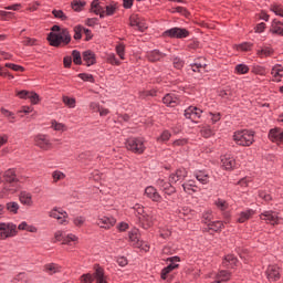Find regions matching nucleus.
I'll list each match as a JSON object with an SVG mask.
<instances>
[{
    "label": "nucleus",
    "instance_id": "obj_1",
    "mask_svg": "<svg viewBox=\"0 0 283 283\" xmlns=\"http://www.w3.org/2000/svg\"><path fill=\"white\" fill-rule=\"evenodd\" d=\"M48 41L53 48H59L61 43L67 45L72 41V35L67 29H62L59 25H53L51 32L48 35Z\"/></svg>",
    "mask_w": 283,
    "mask_h": 283
},
{
    "label": "nucleus",
    "instance_id": "obj_2",
    "mask_svg": "<svg viewBox=\"0 0 283 283\" xmlns=\"http://www.w3.org/2000/svg\"><path fill=\"white\" fill-rule=\"evenodd\" d=\"M232 138L239 147H251L255 143V133L252 129H241L234 132Z\"/></svg>",
    "mask_w": 283,
    "mask_h": 283
},
{
    "label": "nucleus",
    "instance_id": "obj_3",
    "mask_svg": "<svg viewBox=\"0 0 283 283\" xmlns=\"http://www.w3.org/2000/svg\"><path fill=\"white\" fill-rule=\"evenodd\" d=\"M147 140L145 137H128L125 142V147L132 154H137L138 156L145 154L147 149Z\"/></svg>",
    "mask_w": 283,
    "mask_h": 283
},
{
    "label": "nucleus",
    "instance_id": "obj_4",
    "mask_svg": "<svg viewBox=\"0 0 283 283\" xmlns=\"http://www.w3.org/2000/svg\"><path fill=\"white\" fill-rule=\"evenodd\" d=\"M54 238L56 242H61V244H64L65 247H70L71 249H76V245L78 244V235L74 233L65 234L63 230H57L54 233Z\"/></svg>",
    "mask_w": 283,
    "mask_h": 283
},
{
    "label": "nucleus",
    "instance_id": "obj_5",
    "mask_svg": "<svg viewBox=\"0 0 283 283\" xmlns=\"http://www.w3.org/2000/svg\"><path fill=\"white\" fill-rule=\"evenodd\" d=\"M128 241L134 249H140L142 251H145V253L149 251V244L144 243L140 240V231L136 228L128 231Z\"/></svg>",
    "mask_w": 283,
    "mask_h": 283
},
{
    "label": "nucleus",
    "instance_id": "obj_6",
    "mask_svg": "<svg viewBox=\"0 0 283 283\" xmlns=\"http://www.w3.org/2000/svg\"><path fill=\"white\" fill-rule=\"evenodd\" d=\"M33 143L41 151H51V149H54V144H52L50 135L36 134L33 137Z\"/></svg>",
    "mask_w": 283,
    "mask_h": 283
},
{
    "label": "nucleus",
    "instance_id": "obj_7",
    "mask_svg": "<svg viewBox=\"0 0 283 283\" xmlns=\"http://www.w3.org/2000/svg\"><path fill=\"white\" fill-rule=\"evenodd\" d=\"M260 220H263L265 224H271L272 227H277L280 224V221L282 218L280 217V213L273 210H264L259 214Z\"/></svg>",
    "mask_w": 283,
    "mask_h": 283
},
{
    "label": "nucleus",
    "instance_id": "obj_8",
    "mask_svg": "<svg viewBox=\"0 0 283 283\" xmlns=\"http://www.w3.org/2000/svg\"><path fill=\"white\" fill-rule=\"evenodd\" d=\"M17 235V224L12 222H0V240H8Z\"/></svg>",
    "mask_w": 283,
    "mask_h": 283
},
{
    "label": "nucleus",
    "instance_id": "obj_9",
    "mask_svg": "<svg viewBox=\"0 0 283 283\" xmlns=\"http://www.w3.org/2000/svg\"><path fill=\"white\" fill-rule=\"evenodd\" d=\"M116 217L112 214H98L96 220L97 227H99V229H105L106 231L116 227Z\"/></svg>",
    "mask_w": 283,
    "mask_h": 283
},
{
    "label": "nucleus",
    "instance_id": "obj_10",
    "mask_svg": "<svg viewBox=\"0 0 283 283\" xmlns=\"http://www.w3.org/2000/svg\"><path fill=\"white\" fill-rule=\"evenodd\" d=\"M164 36H168L169 39H187L189 36V30L175 27L166 30Z\"/></svg>",
    "mask_w": 283,
    "mask_h": 283
},
{
    "label": "nucleus",
    "instance_id": "obj_11",
    "mask_svg": "<svg viewBox=\"0 0 283 283\" xmlns=\"http://www.w3.org/2000/svg\"><path fill=\"white\" fill-rule=\"evenodd\" d=\"M50 218H54V220L59 221L60 224H67V211L63 210V208L55 207L49 212Z\"/></svg>",
    "mask_w": 283,
    "mask_h": 283
},
{
    "label": "nucleus",
    "instance_id": "obj_12",
    "mask_svg": "<svg viewBox=\"0 0 283 283\" xmlns=\"http://www.w3.org/2000/svg\"><path fill=\"white\" fill-rule=\"evenodd\" d=\"M184 116L192 123H198L202 118V109L196 106H189L185 109Z\"/></svg>",
    "mask_w": 283,
    "mask_h": 283
},
{
    "label": "nucleus",
    "instance_id": "obj_13",
    "mask_svg": "<svg viewBox=\"0 0 283 283\" xmlns=\"http://www.w3.org/2000/svg\"><path fill=\"white\" fill-rule=\"evenodd\" d=\"M221 167L222 169H224V171H233L234 169H238L240 165L233 156L224 155L223 157H221Z\"/></svg>",
    "mask_w": 283,
    "mask_h": 283
},
{
    "label": "nucleus",
    "instance_id": "obj_14",
    "mask_svg": "<svg viewBox=\"0 0 283 283\" xmlns=\"http://www.w3.org/2000/svg\"><path fill=\"white\" fill-rule=\"evenodd\" d=\"M144 196L151 200V202H163V196L154 186H147L144 190Z\"/></svg>",
    "mask_w": 283,
    "mask_h": 283
},
{
    "label": "nucleus",
    "instance_id": "obj_15",
    "mask_svg": "<svg viewBox=\"0 0 283 283\" xmlns=\"http://www.w3.org/2000/svg\"><path fill=\"white\" fill-rule=\"evenodd\" d=\"M129 25L132 28H137L139 32H145L147 30V22L136 13L129 17Z\"/></svg>",
    "mask_w": 283,
    "mask_h": 283
},
{
    "label": "nucleus",
    "instance_id": "obj_16",
    "mask_svg": "<svg viewBox=\"0 0 283 283\" xmlns=\"http://www.w3.org/2000/svg\"><path fill=\"white\" fill-rule=\"evenodd\" d=\"M187 176H189V171H187L186 168H178L175 172L170 174L169 182H171V185H176V182H182Z\"/></svg>",
    "mask_w": 283,
    "mask_h": 283
},
{
    "label": "nucleus",
    "instance_id": "obj_17",
    "mask_svg": "<svg viewBox=\"0 0 283 283\" xmlns=\"http://www.w3.org/2000/svg\"><path fill=\"white\" fill-rule=\"evenodd\" d=\"M268 138L271 140V143L283 145V130L277 127L272 128L269 130Z\"/></svg>",
    "mask_w": 283,
    "mask_h": 283
},
{
    "label": "nucleus",
    "instance_id": "obj_18",
    "mask_svg": "<svg viewBox=\"0 0 283 283\" xmlns=\"http://www.w3.org/2000/svg\"><path fill=\"white\" fill-rule=\"evenodd\" d=\"M266 277L269 282H277L280 280L281 274H280V266L276 264L269 265L266 271H265Z\"/></svg>",
    "mask_w": 283,
    "mask_h": 283
},
{
    "label": "nucleus",
    "instance_id": "obj_19",
    "mask_svg": "<svg viewBox=\"0 0 283 283\" xmlns=\"http://www.w3.org/2000/svg\"><path fill=\"white\" fill-rule=\"evenodd\" d=\"M255 216V210L253 209H245L237 214V222L239 224H244L248 220H251Z\"/></svg>",
    "mask_w": 283,
    "mask_h": 283
},
{
    "label": "nucleus",
    "instance_id": "obj_20",
    "mask_svg": "<svg viewBox=\"0 0 283 283\" xmlns=\"http://www.w3.org/2000/svg\"><path fill=\"white\" fill-rule=\"evenodd\" d=\"M163 103L166 107H178L180 99L176 94L168 93L164 96Z\"/></svg>",
    "mask_w": 283,
    "mask_h": 283
},
{
    "label": "nucleus",
    "instance_id": "obj_21",
    "mask_svg": "<svg viewBox=\"0 0 283 283\" xmlns=\"http://www.w3.org/2000/svg\"><path fill=\"white\" fill-rule=\"evenodd\" d=\"M139 222L143 229H151L154 227V222H156V218L151 213H145L143 217H139Z\"/></svg>",
    "mask_w": 283,
    "mask_h": 283
},
{
    "label": "nucleus",
    "instance_id": "obj_22",
    "mask_svg": "<svg viewBox=\"0 0 283 283\" xmlns=\"http://www.w3.org/2000/svg\"><path fill=\"white\" fill-rule=\"evenodd\" d=\"M82 59L86 65V67H92V65H96V53L94 51L87 50L82 53Z\"/></svg>",
    "mask_w": 283,
    "mask_h": 283
},
{
    "label": "nucleus",
    "instance_id": "obj_23",
    "mask_svg": "<svg viewBox=\"0 0 283 283\" xmlns=\"http://www.w3.org/2000/svg\"><path fill=\"white\" fill-rule=\"evenodd\" d=\"M176 213L179 218H186L187 220H191L193 216H196V211L191 209L189 206H182L176 210Z\"/></svg>",
    "mask_w": 283,
    "mask_h": 283
},
{
    "label": "nucleus",
    "instance_id": "obj_24",
    "mask_svg": "<svg viewBox=\"0 0 283 283\" xmlns=\"http://www.w3.org/2000/svg\"><path fill=\"white\" fill-rule=\"evenodd\" d=\"M19 201L24 207H34V199L32 198V193L29 191H21L19 195Z\"/></svg>",
    "mask_w": 283,
    "mask_h": 283
},
{
    "label": "nucleus",
    "instance_id": "obj_25",
    "mask_svg": "<svg viewBox=\"0 0 283 283\" xmlns=\"http://www.w3.org/2000/svg\"><path fill=\"white\" fill-rule=\"evenodd\" d=\"M182 189L185 193H188L189 196H193V193H198L200 191V187L196 185L195 180H188L182 184Z\"/></svg>",
    "mask_w": 283,
    "mask_h": 283
},
{
    "label": "nucleus",
    "instance_id": "obj_26",
    "mask_svg": "<svg viewBox=\"0 0 283 283\" xmlns=\"http://www.w3.org/2000/svg\"><path fill=\"white\" fill-rule=\"evenodd\" d=\"M272 81L274 83H281L283 78V66L282 64H275L271 70Z\"/></svg>",
    "mask_w": 283,
    "mask_h": 283
},
{
    "label": "nucleus",
    "instance_id": "obj_27",
    "mask_svg": "<svg viewBox=\"0 0 283 283\" xmlns=\"http://www.w3.org/2000/svg\"><path fill=\"white\" fill-rule=\"evenodd\" d=\"M270 32L271 34L283 36V22L277 19H273L271 22Z\"/></svg>",
    "mask_w": 283,
    "mask_h": 283
},
{
    "label": "nucleus",
    "instance_id": "obj_28",
    "mask_svg": "<svg viewBox=\"0 0 283 283\" xmlns=\"http://www.w3.org/2000/svg\"><path fill=\"white\" fill-rule=\"evenodd\" d=\"M91 11L97 17H101V19H105V7L101 6L98 0H93L91 3Z\"/></svg>",
    "mask_w": 283,
    "mask_h": 283
},
{
    "label": "nucleus",
    "instance_id": "obj_29",
    "mask_svg": "<svg viewBox=\"0 0 283 283\" xmlns=\"http://www.w3.org/2000/svg\"><path fill=\"white\" fill-rule=\"evenodd\" d=\"M196 180H198V182H200V185H209L210 182V176L209 172H207V170H196L193 174Z\"/></svg>",
    "mask_w": 283,
    "mask_h": 283
},
{
    "label": "nucleus",
    "instance_id": "obj_30",
    "mask_svg": "<svg viewBox=\"0 0 283 283\" xmlns=\"http://www.w3.org/2000/svg\"><path fill=\"white\" fill-rule=\"evenodd\" d=\"M44 271L48 275H54L56 273H61L63 271V266L59 263H48L44 265Z\"/></svg>",
    "mask_w": 283,
    "mask_h": 283
},
{
    "label": "nucleus",
    "instance_id": "obj_31",
    "mask_svg": "<svg viewBox=\"0 0 283 283\" xmlns=\"http://www.w3.org/2000/svg\"><path fill=\"white\" fill-rule=\"evenodd\" d=\"M274 52L271 46H261L256 50V56H259V59H269V56H273Z\"/></svg>",
    "mask_w": 283,
    "mask_h": 283
},
{
    "label": "nucleus",
    "instance_id": "obj_32",
    "mask_svg": "<svg viewBox=\"0 0 283 283\" xmlns=\"http://www.w3.org/2000/svg\"><path fill=\"white\" fill-rule=\"evenodd\" d=\"M3 178L9 184L19 182V178H17V169L14 168H9L8 170H6L3 174Z\"/></svg>",
    "mask_w": 283,
    "mask_h": 283
},
{
    "label": "nucleus",
    "instance_id": "obj_33",
    "mask_svg": "<svg viewBox=\"0 0 283 283\" xmlns=\"http://www.w3.org/2000/svg\"><path fill=\"white\" fill-rule=\"evenodd\" d=\"M214 279L216 283L229 282L231 280V272L221 270L216 274Z\"/></svg>",
    "mask_w": 283,
    "mask_h": 283
},
{
    "label": "nucleus",
    "instance_id": "obj_34",
    "mask_svg": "<svg viewBox=\"0 0 283 283\" xmlns=\"http://www.w3.org/2000/svg\"><path fill=\"white\" fill-rule=\"evenodd\" d=\"M146 56L148 61H150V63H156V61H160V59H165V53L158 50H153L148 52Z\"/></svg>",
    "mask_w": 283,
    "mask_h": 283
},
{
    "label": "nucleus",
    "instance_id": "obj_35",
    "mask_svg": "<svg viewBox=\"0 0 283 283\" xmlns=\"http://www.w3.org/2000/svg\"><path fill=\"white\" fill-rule=\"evenodd\" d=\"M223 265L228 266L229 269H235V266H238V258H235L233 254L226 255Z\"/></svg>",
    "mask_w": 283,
    "mask_h": 283
},
{
    "label": "nucleus",
    "instance_id": "obj_36",
    "mask_svg": "<svg viewBox=\"0 0 283 283\" xmlns=\"http://www.w3.org/2000/svg\"><path fill=\"white\" fill-rule=\"evenodd\" d=\"M51 129H53V132H59L60 134H63L64 132H67V125L57 122L56 119H53L51 122Z\"/></svg>",
    "mask_w": 283,
    "mask_h": 283
},
{
    "label": "nucleus",
    "instance_id": "obj_37",
    "mask_svg": "<svg viewBox=\"0 0 283 283\" xmlns=\"http://www.w3.org/2000/svg\"><path fill=\"white\" fill-rule=\"evenodd\" d=\"M207 120L210 123V125H217V123H220L222 120V114L216 112H209L207 114Z\"/></svg>",
    "mask_w": 283,
    "mask_h": 283
},
{
    "label": "nucleus",
    "instance_id": "obj_38",
    "mask_svg": "<svg viewBox=\"0 0 283 283\" xmlns=\"http://www.w3.org/2000/svg\"><path fill=\"white\" fill-rule=\"evenodd\" d=\"M80 163H83V165H90L92 160H94V154L92 151H84L78 155Z\"/></svg>",
    "mask_w": 283,
    "mask_h": 283
},
{
    "label": "nucleus",
    "instance_id": "obj_39",
    "mask_svg": "<svg viewBox=\"0 0 283 283\" xmlns=\"http://www.w3.org/2000/svg\"><path fill=\"white\" fill-rule=\"evenodd\" d=\"M200 134L203 138H211V136H216V130L211 125H203L200 129Z\"/></svg>",
    "mask_w": 283,
    "mask_h": 283
},
{
    "label": "nucleus",
    "instance_id": "obj_40",
    "mask_svg": "<svg viewBox=\"0 0 283 283\" xmlns=\"http://www.w3.org/2000/svg\"><path fill=\"white\" fill-rule=\"evenodd\" d=\"M85 6H87L85 0H73L71 2V8L74 12H83V8H85Z\"/></svg>",
    "mask_w": 283,
    "mask_h": 283
},
{
    "label": "nucleus",
    "instance_id": "obj_41",
    "mask_svg": "<svg viewBox=\"0 0 283 283\" xmlns=\"http://www.w3.org/2000/svg\"><path fill=\"white\" fill-rule=\"evenodd\" d=\"M94 280H96L97 283H107V280L105 279V271L103 268H97L94 273Z\"/></svg>",
    "mask_w": 283,
    "mask_h": 283
},
{
    "label": "nucleus",
    "instance_id": "obj_42",
    "mask_svg": "<svg viewBox=\"0 0 283 283\" xmlns=\"http://www.w3.org/2000/svg\"><path fill=\"white\" fill-rule=\"evenodd\" d=\"M209 231H222L224 222L222 221H211L207 224Z\"/></svg>",
    "mask_w": 283,
    "mask_h": 283
},
{
    "label": "nucleus",
    "instance_id": "obj_43",
    "mask_svg": "<svg viewBox=\"0 0 283 283\" xmlns=\"http://www.w3.org/2000/svg\"><path fill=\"white\" fill-rule=\"evenodd\" d=\"M251 72L258 76H266V67L260 64L252 65Z\"/></svg>",
    "mask_w": 283,
    "mask_h": 283
},
{
    "label": "nucleus",
    "instance_id": "obj_44",
    "mask_svg": "<svg viewBox=\"0 0 283 283\" xmlns=\"http://www.w3.org/2000/svg\"><path fill=\"white\" fill-rule=\"evenodd\" d=\"M6 209L9 213L17 216V213H19L20 206L17 201H10L6 205Z\"/></svg>",
    "mask_w": 283,
    "mask_h": 283
},
{
    "label": "nucleus",
    "instance_id": "obj_45",
    "mask_svg": "<svg viewBox=\"0 0 283 283\" xmlns=\"http://www.w3.org/2000/svg\"><path fill=\"white\" fill-rule=\"evenodd\" d=\"M62 102L64 103V105H66V107H69L70 109H74V107H76V98L74 97H70V96H63L62 97Z\"/></svg>",
    "mask_w": 283,
    "mask_h": 283
},
{
    "label": "nucleus",
    "instance_id": "obj_46",
    "mask_svg": "<svg viewBox=\"0 0 283 283\" xmlns=\"http://www.w3.org/2000/svg\"><path fill=\"white\" fill-rule=\"evenodd\" d=\"M270 12H273L275 17H283V7L282 4L273 3L270 6Z\"/></svg>",
    "mask_w": 283,
    "mask_h": 283
},
{
    "label": "nucleus",
    "instance_id": "obj_47",
    "mask_svg": "<svg viewBox=\"0 0 283 283\" xmlns=\"http://www.w3.org/2000/svg\"><path fill=\"white\" fill-rule=\"evenodd\" d=\"M116 10H118V6L116 3L107 4L104 9L105 17H113L115 14Z\"/></svg>",
    "mask_w": 283,
    "mask_h": 283
},
{
    "label": "nucleus",
    "instance_id": "obj_48",
    "mask_svg": "<svg viewBox=\"0 0 283 283\" xmlns=\"http://www.w3.org/2000/svg\"><path fill=\"white\" fill-rule=\"evenodd\" d=\"M83 30H84V27L81 25V24L74 27V29H73V32H74L73 39H75V41H81L83 39Z\"/></svg>",
    "mask_w": 283,
    "mask_h": 283
},
{
    "label": "nucleus",
    "instance_id": "obj_49",
    "mask_svg": "<svg viewBox=\"0 0 283 283\" xmlns=\"http://www.w3.org/2000/svg\"><path fill=\"white\" fill-rule=\"evenodd\" d=\"M51 176H52L53 182H59L61 180H65L66 178L65 172L61 170H54Z\"/></svg>",
    "mask_w": 283,
    "mask_h": 283
},
{
    "label": "nucleus",
    "instance_id": "obj_50",
    "mask_svg": "<svg viewBox=\"0 0 283 283\" xmlns=\"http://www.w3.org/2000/svg\"><path fill=\"white\" fill-rule=\"evenodd\" d=\"M17 191H19V188L12 184H7L2 189V192L7 193L8 196L17 193Z\"/></svg>",
    "mask_w": 283,
    "mask_h": 283
},
{
    "label": "nucleus",
    "instance_id": "obj_51",
    "mask_svg": "<svg viewBox=\"0 0 283 283\" xmlns=\"http://www.w3.org/2000/svg\"><path fill=\"white\" fill-rule=\"evenodd\" d=\"M77 76L81 78V81H84V83H96L94 75L90 73H80Z\"/></svg>",
    "mask_w": 283,
    "mask_h": 283
},
{
    "label": "nucleus",
    "instance_id": "obj_52",
    "mask_svg": "<svg viewBox=\"0 0 283 283\" xmlns=\"http://www.w3.org/2000/svg\"><path fill=\"white\" fill-rule=\"evenodd\" d=\"M171 138V132L169 130H164L158 137H157V143H168Z\"/></svg>",
    "mask_w": 283,
    "mask_h": 283
},
{
    "label": "nucleus",
    "instance_id": "obj_53",
    "mask_svg": "<svg viewBox=\"0 0 283 283\" xmlns=\"http://www.w3.org/2000/svg\"><path fill=\"white\" fill-rule=\"evenodd\" d=\"M74 227L81 228L85 226V222H87V219L83 216L74 217L72 220Z\"/></svg>",
    "mask_w": 283,
    "mask_h": 283
},
{
    "label": "nucleus",
    "instance_id": "obj_54",
    "mask_svg": "<svg viewBox=\"0 0 283 283\" xmlns=\"http://www.w3.org/2000/svg\"><path fill=\"white\" fill-rule=\"evenodd\" d=\"M159 238H163V240H167L168 238H171V228L169 227L160 228Z\"/></svg>",
    "mask_w": 283,
    "mask_h": 283
},
{
    "label": "nucleus",
    "instance_id": "obj_55",
    "mask_svg": "<svg viewBox=\"0 0 283 283\" xmlns=\"http://www.w3.org/2000/svg\"><path fill=\"white\" fill-rule=\"evenodd\" d=\"M166 262H169L168 266H174V271H176L180 266V256H170Z\"/></svg>",
    "mask_w": 283,
    "mask_h": 283
},
{
    "label": "nucleus",
    "instance_id": "obj_56",
    "mask_svg": "<svg viewBox=\"0 0 283 283\" xmlns=\"http://www.w3.org/2000/svg\"><path fill=\"white\" fill-rule=\"evenodd\" d=\"M214 205L217 208L220 209V211H227V209H229V203L227 202V200L221 199V198L217 199L214 201Z\"/></svg>",
    "mask_w": 283,
    "mask_h": 283
},
{
    "label": "nucleus",
    "instance_id": "obj_57",
    "mask_svg": "<svg viewBox=\"0 0 283 283\" xmlns=\"http://www.w3.org/2000/svg\"><path fill=\"white\" fill-rule=\"evenodd\" d=\"M29 101L31 105H39L41 103V96L36 92H30L29 93Z\"/></svg>",
    "mask_w": 283,
    "mask_h": 283
},
{
    "label": "nucleus",
    "instance_id": "obj_58",
    "mask_svg": "<svg viewBox=\"0 0 283 283\" xmlns=\"http://www.w3.org/2000/svg\"><path fill=\"white\" fill-rule=\"evenodd\" d=\"M234 74H249V65H247V64H238L234 67Z\"/></svg>",
    "mask_w": 283,
    "mask_h": 283
},
{
    "label": "nucleus",
    "instance_id": "obj_59",
    "mask_svg": "<svg viewBox=\"0 0 283 283\" xmlns=\"http://www.w3.org/2000/svg\"><path fill=\"white\" fill-rule=\"evenodd\" d=\"M258 197L261 198V200H264V202H271V200H273L271 193L266 192L265 190H259Z\"/></svg>",
    "mask_w": 283,
    "mask_h": 283
},
{
    "label": "nucleus",
    "instance_id": "obj_60",
    "mask_svg": "<svg viewBox=\"0 0 283 283\" xmlns=\"http://www.w3.org/2000/svg\"><path fill=\"white\" fill-rule=\"evenodd\" d=\"M72 56H73V63L75 65H82L83 64V59L81 57V52L77 50L72 51Z\"/></svg>",
    "mask_w": 283,
    "mask_h": 283
},
{
    "label": "nucleus",
    "instance_id": "obj_61",
    "mask_svg": "<svg viewBox=\"0 0 283 283\" xmlns=\"http://www.w3.org/2000/svg\"><path fill=\"white\" fill-rule=\"evenodd\" d=\"M250 182H253V178L243 177L237 182V185H239V187H242L243 189H247V187H249Z\"/></svg>",
    "mask_w": 283,
    "mask_h": 283
},
{
    "label": "nucleus",
    "instance_id": "obj_62",
    "mask_svg": "<svg viewBox=\"0 0 283 283\" xmlns=\"http://www.w3.org/2000/svg\"><path fill=\"white\" fill-rule=\"evenodd\" d=\"M219 96L221 98H231V96H233V92L230 87H226L219 91Z\"/></svg>",
    "mask_w": 283,
    "mask_h": 283
},
{
    "label": "nucleus",
    "instance_id": "obj_63",
    "mask_svg": "<svg viewBox=\"0 0 283 283\" xmlns=\"http://www.w3.org/2000/svg\"><path fill=\"white\" fill-rule=\"evenodd\" d=\"M80 283H94V274H90V273L83 274L80 277Z\"/></svg>",
    "mask_w": 283,
    "mask_h": 283
},
{
    "label": "nucleus",
    "instance_id": "obj_64",
    "mask_svg": "<svg viewBox=\"0 0 283 283\" xmlns=\"http://www.w3.org/2000/svg\"><path fill=\"white\" fill-rule=\"evenodd\" d=\"M172 271H174V266L171 265H167L166 268H164L160 273L161 280H167V277L169 276V273H171Z\"/></svg>",
    "mask_w": 283,
    "mask_h": 283
}]
</instances>
